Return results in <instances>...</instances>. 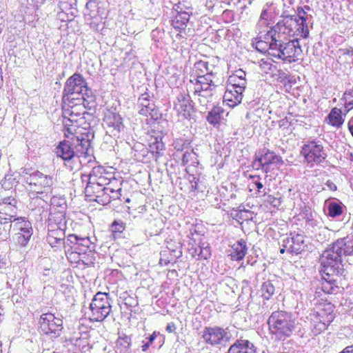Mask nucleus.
<instances>
[{
  "label": "nucleus",
  "mask_w": 353,
  "mask_h": 353,
  "mask_svg": "<svg viewBox=\"0 0 353 353\" xmlns=\"http://www.w3.org/2000/svg\"><path fill=\"white\" fill-rule=\"evenodd\" d=\"M85 194L89 201H95L100 205H106L108 203V194L105 192L103 185L97 183H92L89 180L85 190Z\"/></svg>",
  "instance_id": "nucleus-20"
},
{
  "label": "nucleus",
  "mask_w": 353,
  "mask_h": 353,
  "mask_svg": "<svg viewBox=\"0 0 353 353\" xmlns=\"http://www.w3.org/2000/svg\"><path fill=\"white\" fill-rule=\"evenodd\" d=\"M243 92L227 87L223 95V101L230 107H235L241 102Z\"/></svg>",
  "instance_id": "nucleus-30"
},
{
  "label": "nucleus",
  "mask_w": 353,
  "mask_h": 353,
  "mask_svg": "<svg viewBox=\"0 0 353 353\" xmlns=\"http://www.w3.org/2000/svg\"><path fill=\"white\" fill-rule=\"evenodd\" d=\"M40 331L46 335L59 336L63 328V319L50 312L42 314L39 319Z\"/></svg>",
  "instance_id": "nucleus-12"
},
{
  "label": "nucleus",
  "mask_w": 353,
  "mask_h": 353,
  "mask_svg": "<svg viewBox=\"0 0 353 353\" xmlns=\"http://www.w3.org/2000/svg\"><path fill=\"white\" fill-rule=\"evenodd\" d=\"M103 125L114 136L119 134L124 128L123 118L117 112L110 109H107L104 112Z\"/></svg>",
  "instance_id": "nucleus-18"
},
{
  "label": "nucleus",
  "mask_w": 353,
  "mask_h": 353,
  "mask_svg": "<svg viewBox=\"0 0 353 353\" xmlns=\"http://www.w3.org/2000/svg\"><path fill=\"white\" fill-rule=\"evenodd\" d=\"M65 210L64 207H61L60 209L54 206L50 207V212L48 216V227H61L65 224Z\"/></svg>",
  "instance_id": "nucleus-26"
},
{
  "label": "nucleus",
  "mask_w": 353,
  "mask_h": 353,
  "mask_svg": "<svg viewBox=\"0 0 353 353\" xmlns=\"http://www.w3.org/2000/svg\"><path fill=\"white\" fill-rule=\"evenodd\" d=\"M64 239L65 232L61 227H48L47 241L51 247H57L63 243Z\"/></svg>",
  "instance_id": "nucleus-29"
},
{
  "label": "nucleus",
  "mask_w": 353,
  "mask_h": 353,
  "mask_svg": "<svg viewBox=\"0 0 353 353\" xmlns=\"http://www.w3.org/2000/svg\"><path fill=\"white\" fill-rule=\"evenodd\" d=\"M181 2L183 3L182 7L183 8V10L192 12V4L190 2L185 1V0L182 1Z\"/></svg>",
  "instance_id": "nucleus-59"
},
{
  "label": "nucleus",
  "mask_w": 353,
  "mask_h": 353,
  "mask_svg": "<svg viewBox=\"0 0 353 353\" xmlns=\"http://www.w3.org/2000/svg\"><path fill=\"white\" fill-rule=\"evenodd\" d=\"M262 296L268 300L274 293V287L270 281L264 282L261 287Z\"/></svg>",
  "instance_id": "nucleus-45"
},
{
  "label": "nucleus",
  "mask_w": 353,
  "mask_h": 353,
  "mask_svg": "<svg viewBox=\"0 0 353 353\" xmlns=\"http://www.w3.org/2000/svg\"><path fill=\"white\" fill-rule=\"evenodd\" d=\"M226 353H256V348L247 339H238L229 347Z\"/></svg>",
  "instance_id": "nucleus-27"
},
{
  "label": "nucleus",
  "mask_w": 353,
  "mask_h": 353,
  "mask_svg": "<svg viewBox=\"0 0 353 353\" xmlns=\"http://www.w3.org/2000/svg\"><path fill=\"white\" fill-rule=\"evenodd\" d=\"M63 123V132L65 138L70 140L74 144L77 142V148L80 147L79 151L81 154H86L91 146V138L92 137L89 124L87 122L70 123V126L66 125L65 121Z\"/></svg>",
  "instance_id": "nucleus-4"
},
{
  "label": "nucleus",
  "mask_w": 353,
  "mask_h": 353,
  "mask_svg": "<svg viewBox=\"0 0 353 353\" xmlns=\"http://www.w3.org/2000/svg\"><path fill=\"white\" fill-rule=\"evenodd\" d=\"M270 333L279 339L290 336L295 329V320L292 315L283 310L273 312L268 320Z\"/></svg>",
  "instance_id": "nucleus-5"
},
{
  "label": "nucleus",
  "mask_w": 353,
  "mask_h": 353,
  "mask_svg": "<svg viewBox=\"0 0 353 353\" xmlns=\"http://www.w3.org/2000/svg\"><path fill=\"white\" fill-rule=\"evenodd\" d=\"M224 110L222 108L214 107L207 116V121L214 126L219 125L222 119Z\"/></svg>",
  "instance_id": "nucleus-37"
},
{
  "label": "nucleus",
  "mask_w": 353,
  "mask_h": 353,
  "mask_svg": "<svg viewBox=\"0 0 353 353\" xmlns=\"http://www.w3.org/2000/svg\"><path fill=\"white\" fill-rule=\"evenodd\" d=\"M68 240L74 243L75 245L73 248L80 252L92 250L90 248L91 241L88 237H79L76 234H70Z\"/></svg>",
  "instance_id": "nucleus-33"
},
{
  "label": "nucleus",
  "mask_w": 353,
  "mask_h": 353,
  "mask_svg": "<svg viewBox=\"0 0 353 353\" xmlns=\"http://www.w3.org/2000/svg\"><path fill=\"white\" fill-rule=\"evenodd\" d=\"M341 52L343 56L353 57V48L352 47H349L347 48L341 49Z\"/></svg>",
  "instance_id": "nucleus-56"
},
{
  "label": "nucleus",
  "mask_w": 353,
  "mask_h": 353,
  "mask_svg": "<svg viewBox=\"0 0 353 353\" xmlns=\"http://www.w3.org/2000/svg\"><path fill=\"white\" fill-rule=\"evenodd\" d=\"M173 110L181 121L190 120L195 112L192 101L189 94L185 93L181 94L176 97L173 102Z\"/></svg>",
  "instance_id": "nucleus-15"
},
{
  "label": "nucleus",
  "mask_w": 353,
  "mask_h": 353,
  "mask_svg": "<svg viewBox=\"0 0 353 353\" xmlns=\"http://www.w3.org/2000/svg\"><path fill=\"white\" fill-rule=\"evenodd\" d=\"M214 79L215 74L213 73L190 80L194 86V94L198 96L200 103L208 102L212 97V90L216 85Z\"/></svg>",
  "instance_id": "nucleus-11"
},
{
  "label": "nucleus",
  "mask_w": 353,
  "mask_h": 353,
  "mask_svg": "<svg viewBox=\"0 0 353 353\" xmlns=\"http://www.w3.org/2000/svg\"><path fill=\"white\" fill-rule=\"evenodd\" d=\"M131 345V337L126 334L119 336L116 341V347L120 353L128 352L130 349Z\"/></svg>",
  "instance_id": "nucleus-39"
},
{
  "label": "nucleus",
  "mask_w": 353,
  "mask_h": 353,
  "mask_svg": "<svg viewBox=\"0 0 353 353\" xmlns=\"http://www.w3.org/2000/svg\"><path fill=\"white\" fill-rule=\"evenodd\" d=\"M334 309L335 306L333 303L323 299L319 300L315 304L312 316L313 320L316 323L315 329H316L317 333L325 330L333 321L335 318Z\"/></svg>",
  "instance_id": "nucleus-8"
},
{
  "label": "nucleus",
  "mask_w": 353,
  "mask_h": 353,
  "mask_svg": "<svg viewBox=\"0 0 353 353\" xmlns=\"http://www.w3.org/2000/svg\"><path fill=\"white\" fill-rule=\"evenodd\" d=\"M91 95H93L92 91L81 74L74 73L67 79L63 89L64 101H76L77 97H82L88 99Z\"/></svg>",
  "instance_id": "nucleus-6"
},
{
  "label": "nucleus",
  "mask_w": 353,
  "mask_h": 353,
  "mask_svg": "<svg viewBox=\"0 0 353 353\" xmlns=\"http://www.w3.org/2000/svg\"><path fill=\"white\" fill-rule=\"evenodd\" d=\"M66 257L68 261L74 265L75 268H79L80 263V251L76 250L74 248H71L70 250H68L66 253Z\"/></svg>",
  "instance_id": "nucleus-43"
},
{
  "label": "nucleus",
  "mask_w": 353,
  "mask_h": 353,
  "mask_svg": "<svg viewBox=\"0 0 353 353\" xmlns=\"http://www.w3.org/2000/svg\"><path fill=\"white\" fill-rule=\"evenodd\" d=\"M344 102V116H345L352 109H353V88L347 90L343 96Z\"/></svg>",
  "instance_id": "nucleus-44"
},
{
  "label": "nucleus",
  "mask_w": 353,
  "mask_h": 353,
  "mask_svg": "<svg viewBox=\"0 0 353 353\" xmlns=\"http://www.w3.org/2000/svg\"><path fill=\"white\" fill-rule=\"evenodd\" d=\"M227 332L219 326L205 327L202 337L204 341L212 346L220 345L227 336Z\"/></svg>",
  "instance_id": "nucleus-23"
},
{
  "label": "nucleus",
  "mask_w": 353,
  "mask_h": 353,
  "mask_svg": "<svg viewBox=\"0 0 353 353\" xmlns=\"http://www.w3.org/2000/svg\"><path fill=\"white\" fill-rule=\"evenodd\" d=\"M95 104V97L94 95L88 97L86 99L84 97H77L76 101H64L62 112V121L66 123L67 126H70V123H85L84 117L85 109L91 110Z\"/></svg>",
  "instance_id": "nucleus-3"
},
{
  "label": "nucleus",
  "mask_w": 353,
  "mask_h": 353,
  "mask_svg": "<svg viewBox=\"0 0 353 353\" xmlns=\"http://www.w3.org/2000/svg\"><path fill=\"white\" fill-rule=\"evenodd\" d=\"M249 179L252 180V183L256 186L258 191L260 192V190L263 188V185L261 181V177L259 175H250Z\"/></svg>",
  "instance_id": "nucleus-50"
},
{
  "label": "nucleus",
  "mask_w": 353,
  "mask_h": 353,
  "mask_svg": "<svg viewBox=\"0 0 353 353\" xmlns=\"http://www.w3.org/2000/svg\"><path fill=\"white\" fill-rule=\"evenodd\" d=\"M306 12L303 8L297 9V14L286 16L279 21L274 26L275 32L279 37L283 38L306 39L309 34V29L306 23Z\"/></svg>",
  "instance_id": "nucleus-2"
},
{
  "label": "nucleus",
  "mask_w": 353,
  "mask_h": 353,
  "mask_svg": "<svg viewBox=\"0 0 353 353\" xmlns=\"http://www.w3.org/2000/svg\"><path fill=\"white\" fill-rule=\"evenodd\" d=\"M9 223V229H12L16 236L18 244L25 246L32 235V224L28 218L18 216Z\"/></svg>",
  "instance_id": "nucleus-13"
},
{
  "label": "nucleus",
  "mask_w": 353,
  "mask_h": 353,
  "mask_svg": "<svg viewBox=\"0 0 353 353\" xmlns=\"http://www.w3.org/2000/svg\"><path fill=\"white\" fill-rule=\"evenodd\" d=\"M283 248L280 249L281 254H284L285 251L299 254L302 251V246L301 245H295V239L294 237H286L283 241Z\"/></svg>",
  "instance_id": "nucleus-36"
},
{
  "label": "nucleus",
  "mask_w": 353,
  "mask_h": 353,
  "mask_svg": "<svg viewBox=\"0 0 353 353\" xmlns=\"http://www.w3.org/2000/svg\"><path fill=\"white\" fill-rule=\"evenodd\" d=\"M210 256V248L206 247L204 250H201L198 254V259H208Z\"/></svg>",
  "instance_id": "nucleus-53"
},
{
  "label": "nucleus",
  "mask_w": 353,
  "mask_h": 353,
  "mask_svg": "<svg viewBox=\"0 0 353 353\" xmlns=\"http://www.w3.org/2000/svg\"><path fill=\"white\" fill-rule=\"evenodd\" d=\"M17 200L12 196H6L0 201V224L7 225L17 218Z\"/></svg>",
  "instance_id": "nucleus-17"
},
{
  "label": "nucleus",
  "mask_w": 353,
  "mask_h": 353,
  "mask_svg": "<svg viewBox=\"0 0 353 353\" xmlns=\"http://www.w3.org/2000/svg\"><path fill=\"white\" fill-rule=\"evenodd\" d=\"M339 353H353V345H350V346L345 347Z\"/></svg>",
  "instance_id": "nucleus-63"
},
{
  "label": "nucleus",
  "mask_w": 353,
  "mask_h": 353,
  "mask_svg": "<svg viewBox=\"0 0 353 353\" xmlns=\"http://www.w3.org/2000/svg\"><path fill=\"white\" fill-rule=\"evenodd\" d=\"M254 165L259 164L256 169L261 168L266 173L270 171V166L278 165L283 163L282 158L274 152L269 150H264L259 157L254 161Z\"/></svg>",
  "instance_id": "nucleus-21"
},
{
  "label": "nucleus",
  "mask_w": 353,
  "mask_h": 353,
  "mask_svg": "<svg viewBox=\"0 0 353 353\" xmlns=\"http://www.w3.org/2000/svg\"><path fill=\"white\" fill-rule=\"evenodd\" d=\"M80 254L79 268H85L94 265L95 257L92 250L80 252Z\"/></svg>",
  "instance_id": "nucleus-40"
},
{
  "label": "nucleus",
  "mask_w": 353,
  "mask_h": 353,
  "mask_svg": "<svg viewBox=\"0 0 353 353\" xmlns=\"http://www.w3.org/2000/svg\"><path fill=\"white\" fill-rule=\"evenodd\" d=\"M182 4V2H178L174 5V9L176 10V14L171 19L172 27L178 32L177 38L183 37L181 34L185 31L190 18L192 15V12L183 10Z\"/></svg>",
  "instance_id": "nucleus-16"
},
{
  "label": "nucleus",
  "mask_w": 353,
  "mask_h": 353,
  "mask_svg": "<svg viewBox=\"0 0 353 353\" xmlns=\"http://www.w3.org/2000/svg\"><path fill=\"white\" fill-rule=\"evenodd\" d=\"M328 214L331 217H336L343 214L342 207L336 203H331L328 206Z\"/></svg>",
  "instance_id": "nucleus-47"
},
{
  "label": "nucleus",
  "mask_w": 353,
  "mask_h": 353,
  "mask_svg": "<svg viewBox=\"0 0 353 353\" xmlns=\"http://www.w3.org/2000/svg\"><path fill=\"white\" fill-rule=\"evenodd\" d=\"M17 184L16 179L12 175H6L1 181V186L5 190H11Z\"/></svg>",
  "instance_id": "nucleus-46"
},
{
  "label": "nucleus",
  "mask_w": 353,
  "mask_h": 353,
  "mask_svg": "<svg viewBox=\"0 0 353 353\" xmlns=\"http://www.w3.org/2000/svg\"><path fill=\"white\" fill-rule=\"evenodd\" d=\"M326 185H327V186L329 188V189H330V190H332V191H335V190H336V185L334 183H332V182H331V181H327V183H326Z\"/></svg>",
  "instance_id": "nucleus-62"
},
{
  "label": "nucleus",
  "mask_w": 353,
  "mask_h": 353,
  "mask_svg": "<svg viewBox=\"0 0 353 353\" xmlns=\"http://www.w3.org/2000/svg\"><path fill=\"white\" fill-rule=\"evenodd\" d=\"M139 114L145 117L150 116L154 120H157L161 116L154 102L152 101H148L147 104H142V107L139 108Z\"/></svg>",
  "instance_id": "nucleus-34"
},
{
  "label": "nucleus",
  "mask_w": 353,
  "mask_h": 353,
  "mask_svg": "<svg viewBox=\"0 0 353 353\" xmlns=\"http://www.w3.org/2000/svg\"><path fill=\"white\" fill-rule=\"evenodd\" d=\"M270 53L272 57L280 59L289 63L298 61L302 54L299 38L283 43H278L275 40V50H272Z\"/></svg>",
  "instance_id": "nucleus-9"
},
{
  "label": "nucleus",
  "mask_w": 353,
  "mask_h": 353,
  "mask_svg": "<svg viewBox=\"0 0 353 353\" xmlns=\"http://www.w3.org/2000/svg\"><path fill=\"white\" fill-rule=\"evenodd\" d=\"M259 66L261 72L266 74L276 70V66L273 65V61L270 57L261 59L259 62Z\"/></svg>",
  "instance_id": "nucleus-41"
},
{
  "label": "nucleus",
  "mask_w": 353,
  "mask_h": 353,
  "mask_svg": "<svg viewBox=\"0 0 353 353\" xmlns=\"http://www.w3.org/2000/svg\"><path fill=\"white\" fill-rule=\"evenodd\" d=\"M268 39H271V43L263 41L262 39H259L256 41L254 44L255 45V48L258 51L264 53L268 52V55L271 57L270 52L272 51V50H275L276 39H274L272 36H268Z\"/></svg>",
  "instance_id": "nucleus-38"
},
{
  "label": "nucleus",
  "mask_w": 353,
  "mask_h": 353,
  "mask_svg": "<svg viewBox=\"0 0 353 353\" xmlns=\"http://www.w3.org/2000/svg\"><path fill=\"white\" fill-rule=\"evenodd\" d=\"M28 190L36 194H47L52 190V177L37 170L26 178Z\"/></svg>",
  "instance_id": "nucleus-10"
},
{
  "label": "nucleus",
  "mask_w": 353,
  "mask_h": 353,
  "mask_svg": "<svg viewBox=\"0 0 353 353\" xmlns=\"http://www.w3.org/2000/svg\"><path fill=\"white\" fill-rule=\"evenodd\" d=\"M214 67L212 65L209 66V63L203 60L196 61L192 69L191 77L192 79L199 78L200 77H205L210 74L214 73Z\"/></svg>",
  "instance_id": "nucleus-28"
},
{
  "label": "nucleus",
  "mask_w": 353,
  "mask_h": 353,
  "mask_svg": "<svg viewBox=\"0 0 353 353\" xmlns=\"http://www.w3.org/2000/svg\"><path fill=\"white\" fill-rule=\"evenodd\" d=\"M320 260L321 290L325 294H336L340 290L338 278H345L341 256L330 248L323 252Z\"/></svg>",
  "instance_id": "nucleus-1"
},
{
  "label": "nucleus",
  "mask_w": 353,
  "mask_h": 353,
  "mask_svg": "<svg viewBox=\"0 0 353 353\" xmlns=\"http://www.w3.org/2000/svg\"><path fill=\"white\" fill-rule=\"evenodd\" d=\"M246 84V80H242V79H238L235 77L230 76L228 79L227 87L233 88L239 91H245Z\"/></svg>",
  "instance_id": "nucleus-42"
},
{
  "label": "nucleus",
  "mask_w": 353,
  "mask_h": 353,
  "mask_svg": "<svg viewBox=\"0 0 353 353\" xmlns=\"http://www.w3.org/2000/svg\"><path fill=\"white\" fill-rule=\"evenodd\" d=\"M123 183V180L122 177L119 176L117 173L107 184L103 186L105 193L108 194L107 199L108 204L112 201L120 199L121 196Z\"/></svg>",
  "instance_id": "nucleus-24"
},
{
  "label": "nucleus",
  "mask_w": 353,
  "mask_h": 353,
  "mask_svg": "<svg viewBox=\"0 0 353 353\" xmlns=\"http://www.w3.org/2000/svg\"><path fill=\"white\" fill-rule=\"evenodd\" d=\"M149 152L153 155L155 161L163 156V150H165V145L161 139L154 137L152 139L149 144Z\"/></svg>",
  "instance_id": "nucleus-35"
},
{
  "label": "nucleus",
  "mask_w": 353,
  "mask_h": 353,
  "mask_svg": "<svg viewBox=\"0 0 353 353\" xmlns=\"http://www.w3.org/2000/svg\"><path fill=\"white\" fill-rule=\"evenodd\" d=\"M150 96L148 92L142 94L138 99L139 108L142 107V104H147L148 101H152L150 100Z\"/></svg>",
  "instance_id": "nucleus-52"
},
{
  "label": "nucleus",
  "mask_w": 353,
  "mask_h": 353,
  "mask_svg": "<svg viewBox=\"0 0 353 353\" xmlns=\"http://www.w3.org/2000/svg\"><path fill=\"white\" fill-rule=\"evenodd\" d=\"M159 334V332L157 331H154L153 333L147 338V341H142L143 345H141L142 352H146L150 346L153 343L154 341L157 339V336Z\"/></svg>",
  "instance_id": "nucleus-48"
},
{
  "label": "nucleus",
  "mask_w": 353,
  "mask_h": 353,
  "mask_svg": "<svg viewBox=\"0 0 353 353\" xmlns=\"http://www.w3.org/2000/svg\"><path fill=\"white\" fill-rule=\"evenodd\" d=\"M268 203L274 208H279L281 205V198H276L273 195H268L267 197Z\"/></svg>",
  "instance_id": "nucleus-51"
},
{
  "label": "nucleus",
  "mask_w": 353,
  "mask_h": 353,
  "mask_svg": "<svg viewBox=\"0 0 353 353\" xmlns=\"http://www.w3.org/2000/svg\"><path fill=\"white\" fill-rule=\"evenodd\" d=\"M301 154L305 161L311 165L319 164L327 157V153L322 145L315 141H309L301 148Z\"/></svg>",
  "instance_id": "nucleus-14"
},
{
  "label": "nucleus",
  "mask_w": 353,
  "mask_h": 353,
  "mask_svg": "<svg viewBox=\"0 0 353 353\" xmlns=\"http://www.w3.org/2000/svg\"><path fill=\"white\" fill-rule=\"evenodd\" d=\"M231 76L236 77V79H242V80H246V73L241 69L236 70Z\"/></svg>",
  "instance_id": "nucleus-54"
},
{
  "label": "nucleus",
  "mask_w": 353,
  "mask_h": 353,
  "mask_svg": "<svg viewBox=\"0 0 353 353\" xmlns=\"http://www.w3.org/2000/svg\"><path fill=\"white\" fill-rule=\"evenodd\" d=\"M192 179H190V176L189 177V181L191 183L192 188L194 190H196L198 188V182H199V178H196L194 176H191Z\"/></svg>",
  "instance_id": "nucleus-57"
},
{
  "label": "nucleus",
  "mask_w": 353,
  "mask_h": 353,
  "mask_svg": "<svg viewBox=\"0 0 353 353\" xmlns=\"http://www.w3.org/2000/svg\"><path fill=\"white\" fill-rule=\"evenodd\" d=\"M111 230L114 233H121L125 230V225L121 221H114L111 225Z\"/></svg>",
  "instance_id": "nucleus-49"
},
{
  "label": "nucleus",
  "mask_w": 353,
  "mask_h": 353,
  "mask_svg": "<svg viewBox=\"0 0 353 353\" xmlns=\"http://www.w3.org/2000/svg\"><path fill=\"white\" fill-rule=\"evenodd\" d=\"M247 252L246 242L243 239H241L232 245V251L230 256L232 260L241 261L243 259Z\"/></svg>",
  "instance_id": "nucleus-31"
},
{
  "label": "nucleus",
  "mask_w": 353,
  "mask_h": 353,
  "mask_svg": "<svg viewBox=\"0 0 353 353\" xmlns=\"http://www.w3.org/2000/svg\"><path fill=\"white\" fill-rule=\"evenodd\" d=\"M77 142L74 144L69 139L63 140L59 142V145L55 148V154L57 157L70 163L76 157V152L74 148L77 149V152H80V147L77 148Z\"/></svg>",
  "instance_id": "nucleus-22"
},
{
  "label": "nucleus",
  "mask_w": 353,
  "mask_h": 353,
  "mask_svg": "<svg viewBox=\"0 0 353 353\" xmlns=\"http://www.w3.org/2000/svg\"><path fill=\"white\" fill-rule=\"evenodd\" d=\"M7 265V260L0 254V269L3 268Z\"/></svg>",
  "instance_id": "nucleus-61"
},
{
  "label": "nucleus",
  "mask_w": 353,
  "mask_h": 353,
  "mask_svg": "<svg viewBox=\"0 0 353 353\" xmlns=\"http://www.w3.org/2000/svg\"><path fill=\"white\" fill-rule=\"evenodd\" d=\"M290 76L283 71H280L278 75V81L281 83H285L286 81H289Z\"/></svg>",
  "instance_id": "nucleus-55"
},
{
  "label": "nucleus",
  "mask_w": 353,
  "mask_h": 353,
  "mask_svg": "<svg viewBox=\"0 0 353 353\" xmlns=\"http://www.w3.org/2000/svg\"><path fill=\"white\" fill-rule=\"evenodd\" d=\"M348 129L353 137V117L350 119V120L348 122Z\"/></svg>",
  "instance_id": "nucleus-64"
},
{
  "label": "nucleus",
  "mask_w": 353,
  "mask_h": 353,
  "mask_svg": "<svg viewBox=\"0 0 353 353\" xmlns=\"http://www.w3.org/2000/svg\"><path fill=\"white\" fill-rule=\"evenodd\" d=\"M191 155L190 152H185L183 155L182 162L184 165L187 164L189 162L188 157Z\"/></svg>",
  "instance_id": "nucleus-60"
},
{
  "label": "nucleus",
  "mask_w": 353,
  "mask_h": 353,
  "mask_svg": "<svg viewBox=\"0 0 353 353\" xmlns=\"http://www.w3.org/2000/svg\"><path fill=\"white\" fill-rule=\"evenodd\" d=\"M332 248L341 257L353 256V239L348 236L337 239L332 245Z\"/></svg>",
  "instance_id": "nucleus-25"
},
{
  "label": "nucleus",
  "mask_w": 353,
  "mask_h": 353,
  "mask_svg": "<svg viewBox=\"0 0 353 353\" xmlns=\"http://www.w3.org/2000/svg\"><path fill=\"white\" fill-rule=\"evenodd\" d=\"M117 173L112 167H103L98 165L94 167L89 174V180L92 183L99 184L104 186L107 184Z\"/></svg>",
  "instance_id": "nucleus-19"
},
{
  "label": "nucleus",
  "mask_w": 353,
  "mask_h": 353,
  "mask_svg": "<svg viewBox=\"0 0 353 353\" xmlns=\"http://www.w3.org/2000/svg\"><path fill=\"white\" fill-rule=\"evenodd\" d=\"M89 309L90 322H103L112 311L109 294L98 292L92 299Z\"/></svg>",
  "instance_id": "nucleus-7"
},
{
  "label": "nucleus",
  "mask_w": 353,
  "mask_h": 353,
  "mask_svg": "<svg viewBox=\"0 0 353 353\" xmlns=\"http://www.w3.org/2000/svg\"><path fill=\"white\" fill-rule=\"evenodd\" d=\"M176 327L174 323L170 322L167 324L165 330L168 333H173L176 331Z\"/></svg>",
  "instance_id": "nucleus-58"
},
{
  "label": "nucleus",
  "mask_w": 353,
  "mask_h": 353,
  "mask_svg": "<svg viewBox=\"0 0 353 353\" xmlns=\"http://www.w3.org/2000/svg\"><path fill=\"white\" fill-rule=\"evenodd\" d=\"M327 124L336 128H339L344 123V118L342 115V111L337 108H333L325 119Z\"/></svg>",
  "instance_id": "nucleus-32"
}]
</instances>
